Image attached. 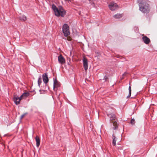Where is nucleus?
I'll list each match as a JSON object with an SVG mask.
<instances>
[{"label": "nucleus", "mask_w": 157, "mask_h": 157, "mask_svg": "<svg viewBox=\"0 0 157 157\" xmlns=\"http://www.w3.org/2000/svg\"><path fill=\"white\" fill-rule=\"evenodd\" d=\"M52 9L55 12V15L57 17H63L66 14V11L61 6H59V8H57L55 5L53 4Z\"/></svg>", "instance_id": "f257e3e1"}, {"label": "nucleus", "mask_w": 157, "mask_h": 157, "mask_svg": "<svg viewBox=\"0 0 157 157\" xmlns=\"http://www.w3.org/2000/svg\"><path fill=\"white\" fill-rule=\"evenodd\" d=\"M139 10L144 13H149L150 8L149 4L145 1H143L139 4Z\"/></svg>", "instance_id": "f03ea898"}, {"label": "nucleus", "mask_w": 157, "mask_h": 157, "mask_svg": "<svg viewBox=\"0 0 157 157\" xmlns=\"http://www.w3.org/2000/svg\"><path fill=\"white\" fill-rule=\"evenodd\" d=\"M106 112L107 113L108 116L110 117V121L112 123H113V124L114 126V127H113V129L115 130L117 129L118 128V125L117 124V123L116 121H113L115 120L116 119V116L113 114H110L109 113L108 110L106 111Z\"/></svg>", "instance_id": "7ed1b4c3"}, {"label": "nucleus", "mask_w": 157, "mask_h": 157, "mask_svg": "<svg viewBox=\"0 0 157 157\" xmlns=\"http://www.w3.org/2000/svg\"><path fill=\"white\" fill-rule=\"evenodd\" d=\"M69 29V27L67 24H65L63 25L62 27V30L65 36H67L70 35Z\"/></svg>", "instance_id": "20e7f679"}, {"label": "nucleus", "mask_w": 157, "mask_h": 157, "mask_svg": "<svg viewBox=\"0 0 157 157\" xmlns=\"http://www.w3.org/2000/svg\"><path fill=\"white\" fill-rule=\"evenodd\" d=\"M109 8L112 11H114L118 8V6L114 2L110 3L109 6Z\"/></svg>", "instance_id": "39448f33"}, {"label": "nucleus", "mask_w": 157, "mask_h": 157, "mask_svg": "<svg viewBox=\"0 0 157 157\" xmlns=\"http://www.w3.org/2000/svg\"><path fill=\"white\" fill-rule=\"evenodd\" d=\"M82 60L83 67L84 68L85 70V71H86L88 69V67L87 59L86 57H84Z\"/></svg>", "instance_id": "423d86ee"}, {"label": "nucleus", "mask_w": 157, "mask_h": 157, "mask_svg": "<svg viewBox=\"0 0 157 157\" xmlns=\"http://www.w3.org/2000/svg\"><path fill=\"white\" fill-rule=\"evenodd\" d=\"M58 60L59 62L62 65L64 64L65 63V59L61 55H60L58 56Z\"/></svg>", "instance_id": "0eeeda50"}, {"label": "nucleus", "mask_w": 157, "mask_h": 157, "mask_svg": "<svg viewBox=\"0 0 157 157\" xmlns=\"http://www.w3.org/2000/svg\"><path fill=\"white\" fill-rule=\"evenodd\" d=\"M21 99V98L20 97H19L15 95L13 97V101L15 104L18 105L20 104V101Z\"/></svg>", "instance_id": "6e6552de"}, {"label": "nucleus", "mask_w": 157, "mask_h": 157, "mask_svg": "<svg viewBox=\"0 0 157 157\" xmlns=\"http://www.w3.org/2000/svg\"><path fill=\"white\" fill-rule=\"evenodd\" d=\"M42 78L45 84L48 83L49 81L48 75L46 73H44L42 75Z\"/></svg>", "instance_id": "1a4fd4ad"}, {"label": "nucleus", "mask_w": 157, "mask_h": 157, "mask_svg": "<svg viewBox=\"0 0 157 157\" xmlns=\"http://www.w3.org/2000/svg\"><path fill=\"white\" fill-rule=\"evenodd\" d=\"M142 40L146 44H149L151 42L150 39L146 36L143 35Z\"/></svg>", "instance_id": "9d476101"}, {"label": "nucleus", "mask_w": 157, "mask_h": 157, "mask_svg": "<svg viewBox=\"0 0 157 157\" xmlns=\"http://www.w3.org/2000/svg\"><path fill=\"white\" fill-rule=\"evenodd\" d=\"M29 92L24 93L20 96V98L21 99L25 98L29 96Z\"/></svg>", "instance_id": "9b49d317"}, {"label": "nucleus", "mask_w": 157, "mask_h": 157, "mask_svg": "<svg viewBox=\"0 0 157 157\" xmlns=\"http://www.w3.org/2000/svg\"><path fill=\"white\" fill-rule=\"evenodd\" d=\"M35 140L36 142V145L37 147H39L40 143V140L39 137L38 136H36L35 137Z\"/></svg>", "instance_id": "f8f14e48"}, {"label": "nucleus", "mask_w": 157, "mask_h": 157, "mask_svg": "<svg viewBox=\"0 0 157 157\" xmlns=\"http://www.w3.org/2000/svg\"><path fill=\"white\" fill-rule=\"evenodd\" d=\"M59 86V83L56 80H54L53 88H57Z\"/></svg>", "instance_id": "ddd939ff"}, {"label": "nucleus", "mask_w": 157, "mask_h": 157, "mask_svg": "<svg viewBox=\"0 0 157 157\" xmlns=\"http://www.w3.org/2000/svg\"><path fill=\"white\" fill-rule=\"evenodd\" d=\"M112 139H113V142H112L113 145V146H115L116 145V141H117V138L113 134V135Z\"/></svg>", "instance_id": "4468645a"}, {"label": "nucleus", "mask_w": 157, "mask_h": 157, "mask_svg": "<svg viewBox=\"0 0 157 157\" xmlns=\"http://www.w3.org/2000/svg\"><path fill=\"white\" fill-rule=\"evenodd\" d=\"M123 16V14H117L113 16V17L116 19H119L122 17Z\"/></svg>", "instance_id": "2eb2a0df"}, {"label": "nucleus", "mask_w": 157, "mask_h": 157, "mask_svg": "<svg viewBox=\"0 0 157 157\" xmlns=\"http://www.w3.org/2000/svg\"><path fill=\"white\" fill-rule=\"evenodd\" d=\"M19 19L22 21H24L26 20V17L25 15H21L19 17Z\"/></svg>", "instance_id": "dca6fc26"}, {"label": "nucleus", "mask_w": 157, "mask_h": 157, "mask_svg": "<svg viewBox=\"0 0 157 157\" xmlns=\"http://www.w3.org/2000/svg\"><path fill=\"white\" fill-rule=\"evenodd\" d=\"M42 82V79L41 76H40L39 77L38 81V84L39 86H40V84Z\"/></svg>", "instance_id": "f3484780"}, {"label": "nucleus", "mask_w": 157, "mask_h": 157, "mask_svg": "<svg viewBox=\"0 0 157 157\" xmlns=\"http://www.w3.org/2000/svg\"><path fill=\"white\" fill-rule=\"evenodd\" d=\"M128 90H129V94L127 96V98H128L130 97L131 95V87L130 86H129L128 88Z\"/></svg>", "instance_id": "a211bd4d"}, {"label": "nucleus", "mask_w": 157, "mask_h": 157, "mask_svg": "<svg viewBox=\"0 0 157 157\" xmlns=\"http://www.w3.org/2000/svg\"><path fill=\"white\" fill-rule=\"evenodd\" d=\"M131 123L132 124H134L135 123V120L134 119H132L131 120Z\"/></svg>", "instance_id": "6ab92c4d"}, {"label": "nucleus", "mask_w": 157, "mask_h": 157, "mask_svg": "<svg viewBox=\"0 0 157 157\" xmlns=\"http://www.w3.org/2000/svg\"><path fill=\"white\" fill-rule=\"evenodd\" d=\"M27 113H25L24 114H22L21 117L20 119L21 120L27 114Z\"/></svg>", "instance_id": "aec40b11"}, {"label": "nucleus", "mask_w": 157, "mask_h": 157, "mask_svg": "<svg viewBox=\"0 0 157 157\" xmlns=\"http://www.w3.org/2000/svg\"><path fill=\"white\" fill-rule=\"evenodd\" d=\"M108 79V78L106 76H105L104 77V79L105 80V81H107Z\"/></svg>", "instance_id": "412c9836"}, {"label": "nucleus", "mask_w": 157, "mask_h": 157, "mask_svg": "<svg viewBox=\"0 0 157 157\" xmlns=\"http://www.w3.org/2000/svg\"><path fill=\"white\" fill-rule=\"evenodd\" d=\"M127 73L126 72H125L122 75V77L121 78V79H122L124 78V77L127 74Z\"/></svg>", "instance_id": "4be33fe9"}, {"label": "nucleus", "mask_w": 157, "mask_h": 157, "mask_svg": "<svg viewBox=\"0 0 157 157\" xmlns=\"http://www.w3.org/2000/svg\"><path fill=\"white\" fill-rule=\"evenodd\" d=\"M67 39H68V38H67ZM67 40H71V38H68V39H67Z\"/></svg>", "instance_id": "5701e85b"}]
</instances>
